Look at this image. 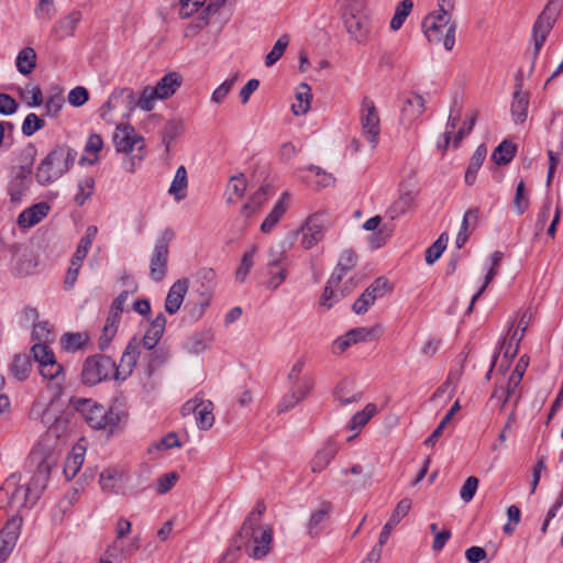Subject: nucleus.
Instances as JSON below:
<instances>
[{
	"mask_svg": "<svg viewBox=\"0 0 563 563\" xmlns=\"http://www.w3.org/2000/svg\"><path fill=\"white\" fill-rule=\"evenodd\" d=\"M30 417L40 420L44 427H47V431L30 453L31 464L38 466L35 485L41 488L49 479L51 471L57 463L60 448L71 433V422L68 413L56 415L53 402L48 406L40 401L34 402Z\"/></svg>",
	"mask_w": 563,
	"mask_h": 563,
	"instance_id": "f257e3e1",
	"label": "nucleus"
},
{
	"mask_svg": "<svg viewBox=\"0 0 563 563\" xmlns=\"http://www.w3.org/2000/svg\"><path fill=\"white\" fill-rule=\"evenodd\" d=\"M140 357V344L131 340L120 361L115 362L106 355H92L86 358L81 369V379L85 385L93 386L108 379L111 375L115 380H124L131 374Z\"/></svg>",
	"mask_w": 563,
	"mask_h": 563,
	"instance_id": "f03ea898",
	"label": "nucleus"
},
{
	"mask_svg": "<svg viewBox=\"0 0 563 563\" xmlns=\"http://www.w3.org/2000/svg\"><path fill=\"white\" fill-rule=\"evenodd\" d=\"M455 0H438V10L429 13L422 21V30L431 43L443 44L446 51L455 45L457 23L452 16Z\"/></svg>",
	"mask_w": 563,
	"mask_h": 563,
	"instance_id": "7ed1b4c3",
	"label": "nucleus"
},
{
	"mask_svg": "<svg viewBox=\"0 0 563 563\" xmlns=\"http://www.w3.org/2000/svg\"><path fill=\"white\" fill-rule=\"evenodd\" d=\"M77 152L67 145H57L40 163L35 172V179L41 186H47L63 175L74 165Z\"/></svg>",
	"mask_w": 563,
	"mask_h": 563,
	"instance_id": "20e7f679",
	"label": "nucleus"
},
{
	"mask_svg": "<svg viewBox=\"0 0 563 563\" xmlns=\"http://www.w3.org/2000/svg\"><path fill=\"white\" fill-rule=\"evenodd\" d=\"M224 0H177L178 13L181 18L196 15L185 31V36H194L209 24L211 15L223 5Z\"/></svg>",
	"mask_w": 563,
	"mask_h": 563,
	"instance_id": "39448f33",
	"label": "nucleus"
},
{
	"mask_svg": "<svg viewBox=\"0 0 563 563\" xmlns=\"http://www.w3.org/2000/svg\"><path fill=\"white\" fill-rule=\"evenodd\" d=\"M69 406L80 415L92 429L113 430L119 423V413L107 409L89 398L73 397Z\"/></svg>",
	"mask_w": 563,
	"mask_h": 563,
	"instance_id": "423d86ee",
	"label": "nucleus"
},
{
	"mask_svg": "<svg viewBox=\"0 0 563 563\" xmlns=\"http://www.w3.org/2000/svg\"><path fill=\"white\" fill-rule=\"evenodd\" d=\"M238 538L244 540L243 545L251 558L262 560L271 551L273 530L267 525L243 523Z\"/></svg>",
	"mask_w": 563,
	"mask_h": 563,
	"instance_id": "0eeeda50",
	"label": "nucleus"
},
{
	"mask_svg": "<svg viewBox=\"0 0 563 563\" xmlns=\"http://www.w3.org/2000/svg\"><path fill=\"white\" fill-rule=\"evenodd\" d=\"M38 473V466H35L34 474L26 487L18 486L15 476L8 478L0 490V495L5 494L9 496L8 506L14 510H19L24 507H31L38 499L41 493L45 489L48 481L43 487L35 485V477Z\"/></svg>",
	"mask_w": 563,
	"mask_h": 563,
	"instance_id": "6e6552de",
	"label": "nucleus"
},
{
	"mask_svg": "<svg viewBox=\"0 0 563 563\" xmlns=\"http://www.w3.org/2000/svg\"><path fill=\"white\" fill-rule=\"evenodd\" d=\"M563 7V0H550L544 7L541 14L538 16L533 30H532V38L534 44V51L532 54V62L529 69V74H531L534 69L536 59L543 46L548 34L553 27L558 16L560 15Z\"/></svg>",
	"mask_w": 563,
	"mask_h": 563,
	"instance_id": "1a4fd4ad",
	"label": "nucleus"
},
{
	"mask_svg": "<svg viewBox=\"0 0 563 563\" xmlns=\"http://www.w3.org/2000/svg\"><path fill=\"white\" fill-rule=\"evenodd\" d=\"M136 108V97L131 88L115 89L108 101L100 108V115L108 122L115 119L114 112L122 118H129Z\"/></svg>",
	"mask_w": 563,
	"mask_h": 563,
	"instance_id": "9d476101",
	"label": "nucleus"
},
{
	"mask_svg": "<svg viewBox=\"0 0 563 563\" xmlns=\"http://www.w3.org/2000/svg\"><path fill=\"white\" fill-rule=\"evenodd\" d=\"M22 155L27 162L25 165L19 167L18 172L11 178L8 185L10 201L14 205L20 203L29 190L30 175L32 173L31 166L36 155L35 146L33 144H27L23 148Z\"/></svg>",
	"mask_w": 563,
	"mask_h": 563,
	"instance_id": "9b49d317",
	"label": "nucleus"
},
{
	"mask_svg": "<svg viewBox=\"0 0 563 563\" xmlns=\"http://www.w3.org/2000/svg\"><path fill=\"white\" fill-rule=\"evenodd\" d=\"M165 327L166 317L163 312H159L150 323L142 342L134 339L140 344V350L142 346L148 350L147 357L150 360L151 368L158 366L166 360V353L164 351L154 350L164 334Z\"/></svg>",
	"mask_w": 563,
	"mask_h": 563,
	"instance_id": "f8f14e48",
	"label": "nucleus"
},
{
	"mask_svg": "<svg viewBox=\"0 0 563 563\" xmlns=\"http://www.w3.org/2000/svg\"><path fill=\"white\" fill-rule=\"evenodd\" d=\"M49 343H35L31 353L35 362L38 363L40 374L44 379L55 382L56 385H60L64 380V368L59 364L53 351L48 346Z\"/></svg>",
	"mask_w": 563,
	"mask_h": 563,
	"instance_id": "ddd939ff",
	"label": "nucleus"
},
{
	"mask_svg": "<svg viewBox=\"0 0 563 563\" xmlns=\"http://www.w3.org/2000/svg\"><path fill=\"white\" fill-rule=\"evenodd\" d=\"M360 124L362 135L375 148L379 142L380 119L374 101L368 97H364L361 103Z\"/></svg>",
	"mask_w": 563,
	"mask_h": 563,
	"instance_id": "4468645a",
	"label": "nucleus"
},
{
	"mask_svg": "<svg viewBox=\"0 0 563 563\" xmlns=\"http://www.w3.org/2000/svg\"><path fill=\"white\" fill-rule=\"evenodd\" d=\"M175 233L167 228L162 232L161 238L156 241L151 260H150V277L154 282H161L167 273L168 263V244L174 239Z\"/></svg>",
	"mask_w": 563,
	"mask_h": 563,
	"instance_id": "2eb2a0df",
	"label": "nucleus"
},
{
	"mask_svg": "<svg viewBox=\"0 0 563 563\" xmlns=\"http://www.w3.org/2000/svg\"><path fill=\"white\" fill-rule=\"evenodd\" d=\"M181 415L184 417L194 415L200 430H209L214 423L213 404L200 395H196L183 405Z\"/></svg>",
	"mask_w": 563,
	"mask_h": 563,
	"instance_id": "dca6fc26",
	"label": "nucleus"
},
{
	"mask_svg": "<svg viewBox=\"0 0 563 563\" xmlns=\"http://www.w3.org/2000/svg\"><path fill=\"white\" fill-rule=\"evenodd\" d=\"M328 230L327 220L322 214L314 213L309 216L300 227L302 234L300 245L305 250H310L323 240Z\"/></svg>",
	"mask_w": 563,
	"mask_h": 563,
	"instance_id": "f3484780",
	"label": "nucleus"
},
{
	"mask_svg": "<svg viewBox=\"0 0 563 563\" xmlns=\"http://www.w3.org/2000/svg\"><path fill=\"white\" fill-rule=\"evenodd\" d=\"M313 388L311 377L289 380V390L278 404V412H285L295 408L299 402L306 399Z\"/></svg>",
	"mask_w": 563,
	"mask_h": 563,
	"instance_id": "a211bd4d",
	"label": "nucleus"
},
{
	"mask_svg": "<svg viewBox=\"0 0 563 563\" xmlns=\"http://www.w3.org/2000/svg\"><path fill=\"white\" fill-rule=\"evenodd\" d=\"M113 143L117 152L130 154L134 150L144 148V139L130 124H119L113 134Z\"/></svg>",
	"mask_w": 563,
	"mask_h": 563,
	"instance_id": "6ab92c4d",
	"label": "nucleus"
},
{
	"mask_svg": "<svg viewBox=\"0 0 563 563\" xmlns=\"http://www.w3.org/2000/svg\"><path fill=\"white\" fill-rule=\"evenodd\" d=\"M390 291L388 282L383 278H376L365 291L353 303L352 309L356 314L365 313L374 305L376 299L383 298Z\"/></svg>",
	"mask_w": 563,
	"mask_h": 563,
	"instance_id": "aec40b11",
	"label": "nucleus"
},
{
	"mask_svg": "<svg viewBox=\"0 0 563 563\" xmlns=\"http://www.w3.org/2000/svg\"><path fill=\"white\" fill-rule=\"evenodd\" d=\"M269 261L267 263L269 278L266 283L268 289H277L287 277V268L282 266L285 258L284 252H277L274 249L268 251Z\"/></svg>",
	"mask_w": 563,
	"mask_h": 563,
	"instance_id": "412c9836",
	"label": "nucleus"
},
{
	"mask_svg": "<svg viewBox=\"0 0 563 563\" xmlns=\"http://www.w3.org/2000/svg\"><path fill=\"white\" fill-rule=\"evenodd\" d=\"M426 110V101L418 93H410L404 101L400 122L409 128Z\"/></svg>",
	"mask_w": 563,
	"mask_h": 563,
	"instance_id": "4be33fe9",
	"label": "nucleus"
},
{
	"mask_svg": "<svg viewBox=\"0 0 563 563\" xmlns=\"http://www.w3.org/2000/svg\"><path fill=\"white\" fill-rule=\"evenodd\" d=\"M418 191L416 188H405L400 190L399 198L387 209L386 214L391 219H396L415 207Z\"/></svg>",
	"mask_w": 563,
	"mask_h": 563,
	"instance_id": "5701e85b",
	"label": "nucleus"
},
{
	"mask_svg": "<svg viewBox=\"0 0 563 563\" xmlns=\"http://www.w3.org/2000/svg\"><path fill=\"white\" fill-rule=\"evenodd\" d=\"M410 508L411 500L408 498H404L397 504L394 512L391 514L390 518L388 519V521L385 523L380 531V545H384L388 541L393 529L401 521L402 518H405L408 515Z\"/></svg>",
	"mask_w": 563,
	"mask_h": 563,
	"instance_id": "b1692460",
	"label": "nucleus"
},
{
	"mask_svg": "<svg viewBox=\"0 0 563 563\" xmlns=\"http://www.w3.org/2000/svg\"><path fill=\"white\" fill-rule=\"evenodd\" d=\"M356 263V253L351 249L344 250L340 254L338 264L330 276V284L340 285L343 277L355 267Z\"/></svg>",
	"mask_w": 563,
	"mask_h": 563,
	"instance_id": "393cba45",
	"label": "nucleus"
},
{
	"mask_svg": "<svg viewBox=\"0 0 563 563\" xmlns=\"http://www.w3.org/2000/svg\"><path fill=\"white\" fill-rule=\"evenodd\" d=\"M338 453V446L334 442H325L313 455L310 461V470L312 473H321L324 471Z\"/></svg>",
	"mask_w": 563,
	"mask_h": 563,
	"instance_id": "a878e982",
	"label": "nucleus"
},
{
	"mask_svg": "<svg viewBox=\"0 0 563 563\" xmlns=\"http://www.w3.org/2000/svg\"><path fill=\"white\" fill-rule=\"evenodd\" d=\"M49 211V206L46 202H38L30 208L24 209L18 217V224L20 228L29 229L37 224L44 219Z\"/></svg>",
	"mask_w": 563,
	"mask_h": 563,
	"instance_id": "bb28decb",
	"label": "nucleus"
},
{
	"mask_svg": "<svg viewBox=\"0 0 563 563\" xmlns=\"http://www.w3.org/2000/svg\"><path fill=\"white\" fill-rule=\"evenodd\" d=\"M187 290H188V280L187 279H179L172 285V287L169 288L168 294L166 296V300H165V310L169 314H174L179 310Z\"/></svg>",
	"mask_w": 563,
	"mask_h": 563,
	"instance_id": "cd10ccee",
	"label": "nucleus"
},
{
	"mask_svg": "<svg viewBox=\"0 0 563 563\" xmlns=\"http://www.w3.org/2000/svg\"><path fill=\"white\" fill-rule=\"evenodd\" d=\"M289 194L283 192L272 211L261 224V231L265 234L271 233L276 224L280 221L287 210Z\"/></svg>",
	"mask_w": 563,
	"mask_h": 563,
	"instance_id": "c85d7f7f",
	"label": "nucleus"
},
{
	"mask_svg": "<svg viewBox=\"0 0 563 563\" xmlns=\"http://www.w3.org/2000/svg\"><path fill=\"white\" fill-rule=\"evenodd\" d=\"M504 257V254L500 251H495L490 255V266L488 268V272L485 276L484 284L481 286V288L476 291V294L472 297L470 307L467 308V313H471L474 307V303L478 298L482 296V294L485 291L487 286L492 283V280L496 277L499 271L500 262Z\"/></svg>",
	"mask_w": 563,
	"mask_h": 563,
	"instance_id": "c756f323",
	"label": "nucleus"
},
{
	"mask_svg": "<svg viewBox=\"0 0 563 563\" xmlns=\"http://www.w3.org/2000/svg\"><path fill=\"white\" fill-rule=\"evenodd\" d=\"M344 23L349 34L357 42H365L368 35L367 21L362 16L349 14L344 18Z\"/></svg>",
	"mask_w": 563,
	"mask_h": 563,
	"instance_id": "7c9ffc66",
	"label": "nucleus"
},
{
	"mask_svg": "<svg viewBox=\"0 0 563 563\" xmlns=\"http://www.w3.org/2000/svg\"><path fill=\"white\" fill-rule=\"evenodd\" d=\"M181 85V76L178 73L166 74L158 80L154 89L161 99L172 97Z\"/></svg>",
	"mask_w": 563,
	"mask_h": 563,
	"instance_id": "2f4dec72",
	"label": "nucleus"
},
{
	"mask_svg": "<svg viewBox=\"0 0 563 563\" xmlns=\"http://www.w3.org/2000/svg\"><path fill=\"white\" fill-rule=\"evenodd\" d=\"M213 342V333L210 330L192 334L186 342L185 349L191 354H200L209 350Z\"/></svg>",
	"mask_w": 563,
	"mask_h": 563,
	"instance_id": "473e14b6",
	"label": "nucleus"
},
{
	"mask_svg": "<svg viewBox=\"0 0 563 563\" xmlns=\"http://www.w3.org/2000/svg\"><path fill=\"white\" fill-rule=\"evenodd\" d=\"M18 539L14 522L7 523L0 532V563H3L12 552Z\"/></svg>",
	"mask_w": 563,
	"mask_h": 563,
	"instance_id": "72a5a7b5",
	"label": "nucleus"
},
{
	"mask_svg": "<svg viewBox=\"0 0 563 563\" xmlns=\"http://www.w3.org/2000/svg\"><path fill=\"white\" fill-rule=\"evenodd\" d=\"M529 93L515 91L510 107L511 115L516 123H523L528 117Z\"/></svg>",
	"mask_w": 563,
	"mask_h": 563,
	"instance_id": "f704fd0d",
	"label": "nucleus"
},
{
	"mask_svg": "<svg viewBox=\"0 0 563 563\" xmlns=\"http://www.w3.org/2000/svg\"><path fill=\"white\" fill-rule=\"evenodd\" d=\"M124 473L118 468L109 467L101 472L99 484L101 489L108 493H118L123 482Z\"/></svg>",
	"mask_w": 563,
	"mask_h": 563,
	"instance_id": "c9c22d12",
	"label": "nucleus"
},
{
	"mask_svg": "<svg viewBox=\"0 0 563 563\" xmlns=\"http://www.w3.org/2000/svg\"><path fill=\"white\" fill-rule=\"evenodd\" d=\"M187 186V170L184 166H179L169 186L168 194L172 195L176 201H181L186 198Z\"/></svg>",
	"mask_w": 563,
	"mask_h": 563,
	"instance_id": "e433bc0d",
	"label": "nucleus"
},
{
	"mask_svg": "<svg viewBox=\"0 0 563 563\" xmlns=\"http://www.w3.org/2000/svg\"><path fill=\"white\" fill-rule=\"evenodd\" d=\"M103 147V141L99 134L89 135L86 145H85V154L80 158L81 164L93 165L99 161L98 153Z\"/></svg>",
	"mask_w": 563,
	"mask_h": 563,
	"instance_id": "4c0bfd02",
	"label": "nucleus"
},
{
	"mask_svg": "<svg viewBox=\"0 0 563 563\" xmlns=\"http://www.w3.org/2000/svg\"><path fill=\"white\" fill-rule=\"evenodd\" d=\"M311 99L312 95L310 87L307 84H300L296 91V102L291 106L294 114H306L310 109Z\"/></svg>",
	"mask_w": 563,
	"mask_h": 563,
	"instance_id": "58836bf2",
	"label": "nucleus"
},
{
	"mask_svg": "<svg viewBox=\"0 0 563 563\" xmlns=\"http://www.w3.org/2000/svg\"><path fill=\"white\" fill-rule=\"evenodd\" d=\"M478 220V210L476 208L468 209L463 217V221L461 224V229L456 235L455 244L457 249H461L464 246L468 239V227L471 225L474 228Z\"/></svg>",
	"mask_w": 563,
	"mask_h": 563,
	"instance_id": "ea45409f",
	"label": "nucleus"
},
{
	"mask_svg": "<svg viewBox=\"0 0 563 563\" xmlns=\"http://www.w3.org/2000/svg\"><path fill=\"white\" fill-rule=\"evenodd\" d=\"M16 68L22 75L31 74L36 66V53L32 47H24L16 56Z\"/></svg>",
	"mask_w": 563,
	"mask_h": 563,
	"instance_id": "a19ab883",
	"label": "nucleus"
},
{
	"mask_svg": "<svg viewBox=\"0 0 563 563\" xmlns=\"http://www.w3.org/2000/svg\"><path fill=\"white\" fill-rule=\"evenodd\" d=\"M18 92L22 101L30 108L40 107L43 103V93L40 86L26 84L24 87H19Z\"/></svg>",
	"mask_w": 563,
	"mask_h": 563,
	"instance_id": "79ce46f5",
	"label": "nucleus"
},
{
	"mask_svg": "<svg viewBox=\"0 0 563 563\" xmlns=\"http://www.w3.org/2000/svg\"><path fill=\"white\" fill-rule=\"evenodd\" d=\"M376 412L377 406L375 404H367L362 411L356 412L352 417L347 428L357 434L371 418L376 415Z\"/></svg>",
	"mask_w": 563,
	"mask_h": 563,
	"instance_id": "37998d69",
	"label": "nucleus"
},
{
	"mask_svg": "<svg viewBox=\"0 0 563 563\" xmlns=\"http://www.w3.org/2000/svg\"><path fill=\"white\" fill-rule=\"evenodd\" d=\"M80 20L81 13L79 11H73L64 19L57 22L55 26V32L60 36H70L74 34Z\"/></svg>",
	"mask_w": 563,
	"mask_h": 563,
	"instance_id": "c03bdc74",
	"label": "nucleus"
},
{
	"mask_svg": "<svg viewBox=\"0 0 563 563\" xmlns=\"http://www.w3.org/2000/svg\"><path fill=\"white\" fill-rule=\"evenodd\" d=\"M257 253V246L256 245H251L247 251L244 252L242 258H241V263L235 272V279L239 282V283H243L252 266H253V261H254V257Z\"/></svg>",
	"mask_w": 563,
	"mask_h": 563,
	"instance_id": "a18cd8bd",
	"label": "nucleus"
},
{
	"mask_svg": "<svg viewBox=\"0 0 563 563\" xmlns=\"http://www.w3.org/2000/svg\"><path fill=\"white\" fill-rule=\"evenodd\" d=\"M290 42L288 34H283L274 44L271 52L265 56V66L272 67L275 65L282 56L285 54Z\"/></svg>",
	"mask_w": 563,
	"mask_h": 563,
	"instance_id": "49530a36",
	"label": "nucleus"
},
{
	"mask_svg": "<svg viewBox=\"0 0 563 563\" xmlns=\"http://www.w3.org/2000/svg\"><path fill=\"white\" fill-rule=\"evenodd\" d=\"M330 510L331 504L322 503L320 508L311 514L308 522V530L311 537H314L319 533V527L322 522H324L328 519Z\"/></svg>",
	"mask_w": 563,
	"mask_h": 563,
	"instance_id": "de8ad7c7",
	"label": "nucleus"
},
{
	"mask_svg": "<svg viewBox=\"0 0 563 563\" xmlns=\"http://www.w3.org/2000/svg\"><path fill=\"white\" fill-rule=\"evenodd\" d=\"M84 463V453L79 449H76L66 457L64 463V475L67 481L73 479L77 473L79 472L81 465Z\"/></svg>",
	"mask_w": 563,
	"mask_h": 563,
	"instance_id": "09e8293b",
	"label": "nucleus"
},
{
	"mask_svg": "<svg viewBox=\"0 0 563 563\" xmlns=\"http://www.w3.org/2000/svg\"><path fill=\"white\" fill-rule=\"evenodd\" d=\"M65 99L60 89L52 90L45 101V115L57 118L64 106Z\"/></svg>",
	"mask_w": 563,
	"mask_h": 563,
	"instance_id": "8fccbe9b",
	"label": "nucleus"
},
{
	"mask_svg": "<svg viewBox=\"0 0 563 563\" xmlns=\"http://www.w3.org/2000/svg\"><path fill=\"white\" fill-rule=\"evenodd\" d=\"M486 147L484 145H481L476 148L475 153L473 154L468 168L465 173V181L468 185L474 184L476 178V173L482 166L485 157H486Z\"/></svg>",
	"mask_w": 563,
	"mask_h": 563,
	"instance_id": "3c124183",
	"label": "nucleus"
},
{
	"mask_svg": "<svg viewBox=\"0 0 563 563\" xmlns=\"http://www.w3.org/2000/svg\"><path fill=\"white\" fill-rule=\"evenodd\" d=\"M413 8L412 0H402L398 3L396 7L394 16L390 20V29L393 31H398L402 24L405 23L406 19L410 14Z\"/></svg>",
	"mask_w": 563,
	"mask_h": 563,
	"instance_id": "603ef678",
	"label": "nucleus"
},
{
	"mask_svg": "<svg viewBox=\"0 0 563 563\" xmlns=\"http://www.w3.org/2000/svg\"><path fill=\"white\" fill-rule=\"evenodd\" d=\"M139 550L137 540H133L129 548L124 549L122 545V541L117 539L110 544L106 550V555L109 559H119L120 556L132 555L135 551Z\"/></svg>",
	"mask_w": 563,
	"mask_h": 563,
	"instance_id": "864d4df0",
	"label": "nucleus"
},
{
	"mask_svg": "<svg viewBox=\"0 0 563 563\" xmlns=\"http://www.w3.org/2000/svg\"><path fill=\"white\" fill-rule=\"evenodd\" d=\"M460 402L459 400H456L451 407V409L445 413L439 426L431 433V435L426 439L424 445L434 446L439 438L442 435L445 426L449 423L452 417L460 410Z\"/></svg>",
	"mask_w": 563,
	"mask_h": 563,
	"instance_id": "5fc2aeb1",
	"label": "nucleus"
},
{
	"mask_svg": "<svg viewBox=\"0 0 563 563\" xmlns=\"http://www.w3.org/2000/svg\"><path fill=\"white\" fill-rule=\"evenodd\" d=\"M31 371V361L25 354H18L14 356L11 372L13 376L19 380H24L27 378Z\"/></svg>",
	"mask_w": 563,
	"mask_h": 563,
	"instance_id": "6e6d98bb",
	"label": "nucleus"
},
{
	"mask_svg": "<svg viewBox=\"0 0 563 563\" xmlns=\"http://www.w3.org/2000/svg\"><path fill=\"white\" fill-rule=\"evenodd\" d=\"M246 190V179L243 175L232 176L228 184V201L233 202L243 197Z\"/></svg>",
	"mask_w": 563,
	"mask_h": 563,
	"instance_id": "4d7b16f0",
	"label": "nucleus"
},
{
	"mask_svg": "<svg viewBox=\"0 0 563 563\" xmlns=\"http://www.w3.org/2000/svg\"><path fill=\"white\" fill-rule=\"evenodd\" d=\"M516 147L508 141L501 142L494 151L492 157L498 165H505L511 162L515 156Z\"/></svg>",
	"mask_w": 563,
	"mask_h": 563,
	"instance_id": "13d9d810",
	"label": "nucleus"
},
{
	"mask_svg": "<svg viewBox=\"0 0 563 563\" xmlns=\"http://www.w3.org/2000/svg\"><path fill=\"white\" fill-rule=\"evenodd\" d=\"M512 328H514V324L511 323L509 327L508 338H506L503 343V347H505V356H511V357L516 355L518 347H519V343L522 340L523 334H525L519 329H517V328L512 329Z\"/></svg>",
	"mask_w": 563,
	"mask_h": 563,
	"instance_id": "bf43d9fd",
	"label": "nucleus"
},
{
	"mask_svg": "<svg viewBox=\"0 0 563 563\" xmlns=\"http://www.w3.org/2000/svg\"><path fill=\"white\" fill-rule=\"evenodd\" d=\"M157 100H162L161 97H158L156 90L152 86H146L136 99V107H139L143 111H152L155 107V103Z\"/></svg>",
	"mask_w": 563,
	"mask_h": 563,
	"instance_id": "052dcab7",
	"label": "nucleus"
},
{
	"mask_svg": "<svg viewBox=\"0 0 563 563\" xmlns=\"http://www.w3.org/2000/svg\"><path fill=\"white\" fill-rule=\"evenodd\" d=\"M239 79V73H235L230 78L225 79L222 84H220L211 95V101L217 104H221L227 96L230 93L234 85Z\"/></svg>",
	"mask_w": 563,
	"mask_h": 563,
	"instance_id": "680f3d73",
	"label": "nucleus"
},
{
	"mask_svg": "<svg viewBox=\"0 0 563 563\" xmlns=\"http://www.w3.org/2000/svg\"><path fill=\"white\" fill-rule=\"evenodd\" d=\"M449 241V236L445 233H442L438 240L430 245L426 251V262L429 265L435 263L442 253L444 252L446 244Z\"/></svg>",
	"mask_w": 563,
	"mask_h": 563,
	"instance_id": "e2e57ef3",
	"label": "nucleus"
},
{
	"mask_svg": "<svg viewBox=\"0 0 563 563\" xmlns=\"http://www.w3.org/2000/svg\"><path fill=\"white\" fill-rule=\"evenodd\" d=\"M95 188V180L91 177H85L77 184V194L75 195V202L82 206L92 195Z\"/></svg>",
	"mask_w": 563,
	"mask_h": 563,
	"instance_id": "0e129e2a",
	"label": "nucleus"
},
{
	"mask_svg": "<svg viewBox=\"0 0 563 563\" xmlns=\"http://www.w3.org/2000/svg\"><path fill=\"white\" fill-rule=\"evenodd\" d=\"M32 339L36 343H52L54 333L46 321H37L33 324Z\"/></svg>",
	"mask_w": 563,
	"mask_h": 563,
	"instance_id": "69168bd1",
	"label": "nucleus"
},
{
	"mask_svg": "<svg viewBox=\"0 0 563 563\" xmlns=\"http://www.w3.org/2000/svg\"><path fill=\"white\" fill-rule=\"evenodd\" d=\"M45 121L35 113H29L22 123V133L25 136H31L42 128H44Z\"/></svg>",
	"mask_w": 563,
	"mask_h": 563,
	"instance_id": "338daca9",
	"label": "nucleus"
},
{
	"mask_svg": "<svg viewBox=\"0 0 563 563\" xmlns=\"http://www.w3.org/2000/svg\"><path fill=\"white\" fill-rule=\"evenodd\" d=\"M349 387L347 382L340 383L334 389V398L342 406H347L354 401H358L362 397V393L353 394L352 396H347L346 389Z\"/></svg>",
	"mask_w": 563,
	"mask_h": 563,
	"instance_id": "774afa93",
	"label": "nucleus"
}]
</instances>
